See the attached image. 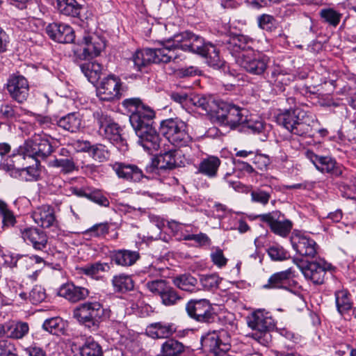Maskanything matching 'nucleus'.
<instances>
[{"instance_id":"nucleus-1","label":"nucleus","mask_w":356,"mask_h":356,"mask_svg":"<svg viewBox=\"0 0 356 356\" xmlns=\"http://www.w3.org/2000/svg\"><path fill=\"white\" fill-rule=\"evenodd\" d=\"M158 48H146L137 50L131 58L136 70L150 63H168L178 58L177 51L181 49L202 56L207 63L214 69H220L224 62L220 59L219 51L210 42H205L203 38L191 32L185 31L161 42Z\"/></svg>"},{"instance_id":"nucleus-2","label":"nucleus","mask_w":356,"mask_h":356,"mask_svg":"<svg viewBox=\"0 0 356 356\" xmlns=\"http://www.w3.org/2000/svg\"><path fill=\"white\" fill-rule=\"evenodd\" d=\"M277 121L290 133L300 136H313L318 124L314 114L299 108L286 110L278 115Z\"/></svg>"},{"instance_id":"nucleus-3","label":"nucleus","mask_w":356,"mask_h":356,"mask_svg":"<svg viewBox=\"0 0 356 356\" xmlns=\"http://www.w3.org/2000/svg\"><path fill=\"white\" fill-rule=\"evenodd\" d=\"M73 316L91 332H97L101 323L106 319L114 321L112 318L111 310L104 308L97 301L86 302L79 305L74 309Z\"/></svg>"},{"instance_id":"nucleus-4","label":"nucleus","mask_w":356,"mask_h":356,"mask_svg":"<svg viewBox=\"0 0 356 356\" xmlns=\"http://www.w3.org/2000/svg\"><path fill=\"white\" fill-rule=\"evenodd\" d=\"M122 105L131 113L129 121L135 133L153 127L155 112L139 98L125 99Z\"/></svg>"},{"instance_id":"nucleus-5","label":"nucleus","mask_w":356,"mask_h":356,"mask_svg":"<svg viewBox=\"0 0 356 356\" xmlns=\"http://www.w3.org/2000/svg\"><path fill=\"white\" fill-rule=\"evenodd\" d=\"M201 344L208 356H234L231 337L225 330H213L201 337Z\"/></svg>"},{"instance_id":"nucleus-6","label":"nucleus","mask_w":356,"mask_h":356,"mask_svg":"<svg viewBox=\"0 0 356 356\" xmlns=\"http://www.w3.org/2000/svg\"><path fill=\"white\" fill-rule=\"evenodd\" d=\"M186 124L177 119H167L161 122L160 131L175 147H185L191 143V137L186 131Z\"/></svg>"},{"instance_id":"nucleus-7","label":"nucleus","mask_w":356,"mask_h":356,"mask_svg":"<svg viewBox=\"0 0 356 356\" xmlns=\"http://www.w3.org/2000/svg\"><path fill=\"white\" fill-rule=\"evenodd\" d=\"M52 152L53 147L49 139L37 136L26 141L22 146H20L15 158L18 160L29 158L38 161L39 159H46Z\"/></svg>"},{"instance_id":"nucleus-8","label":"nucleus","mask_w":356,"mask_h":356,"mask_svg":"<svg viewBox=\"0 0 356 356\" xmlns=\"http://www.w3.org/2000/svg\"><path fill=\"white\" fill-rule=\"evenodd\" d=\"M246 114L247 111L245 109L232 104L227 125L232 129H234L239 124H243L244 127L250 129L253 134H264L267 125L263 120L257 116H250V118H248Z\"/></svg>"},{"instance_id":"nucleus-9","label":"nucleus","mask_w":356,"mask_h":356,"mask_svg":"<svg viewBox=\"0 0 356 356\" xmlns=\"http://www.w3.org/2000/svg\"><path fill=\"white\" fill-rule=\"evenodd\" d=\"M236 62L245 72L261 76L268 68L269 58L259 51H250L237 56Z\"/></svg>"},{"instance_id":"nucleus-10","label":"nucleus","mask_w":356,"mask_h":356,"mask_svg":"<svg viewBox=\"0 0 356 356\" xmlns=\"http://www.w3.org/2000/svg\"><path fill=\"white\" fill-rule=\"evenodd\" d=\"M186 310L191 318L200 323L210 324L217 318L214 308L207 299L191 300L186 305Z\"/></svg>"},{"instance_id":"nucleus-11","label":"nucleus","mask_w":356,"mask_h":356,"mask_svg":"<svg viewBox=\"0 0 356 356\" xmlns=\"http://www.w3.org/2000/svg\"><path fill=\"white\" fill-rule=\"evenodd\" d=\"M305 277L311 280L314 284H323L331 265L325 260L305 261L302 259H293Z\"/></svg>"},{"instance_id":"nucleus-12","label":"nucleus","mask_w":356,"mask_h":356,"mask_svg":"<svg viewBox=\"0 0 356 356\" xmlns=\"http://www.w3.org/2000/svg\"><path fill=\"white\" fill-rule=\"evenodd\" d=\"M93 117L102 136L113 143L122 141L121 129L109 115L102 110H97L94 112Z\"/></svg>"},{"instance_id":"nucleus-13","label":"nucleus","mask_w":356,"mask_h":356,"mask_svg":"<svg viewBox=\"0 0 356 356\" xmlns=\"http://www.w3.org/2000/svg\"><path fill=\"white\" fill-rule=\"evenodd\" d=\"M248 324L250 328L259 332V336L257 337V339L259 341L262 337H268V332L275 327L274 320L268 313H264L260 310L254 312L248 318Z\"/></svg>"},{"instance_id":"nucleus-14","label":"nucleus","mask_w":356,"mask_h":356,"mask_svg":"<svg viewBox=\"0 0 356 356\" xmlns=\"http://www.w3.org/2000/svg\"><path fill=\"white\" fill-rule=\"evenodd\" d=\"M7 90L14 100L23 103L29 94V85L27 79L20 74H12L7 81Z\"/></svg>"},{"instance_id":"nucleus-15","label":"nucleus","mask_w":356,"mask_h":356,"mask_svg":"<svg viewBox=\"0 0 356 356\" xmlns=\"http://www.w3.org/2000/svg\"><path fill=\"white\" fill-rule=\"evenodd\" d=\"M281 213L275 211L257 216L261 221L268 223L271 231L277 235L286 237L291 232L293 223L289 220H280Z\"/></svg>"},{"instance_id":"nucleus-16","label":"nucleus","mask_w":356,"mask_h":356,"mask_svg":"<svg viewBox=\"0 0 356 356\" xmlns=\"http://www.w3.org/2000/svg\"><path fill=\"white\" fill-rule=\"evenodd\" d=\"M121 83L120 79L115 75L105 77L97 88V96L103 101H111L120 98Z\"/></svg>"},{"instance_id":"nucleus-17","label":"nucleus","mask_w":356,"mask_h":356,"mask_svg":"<svg viewBox=\"0 0 356 356\" xmlns=\"http://www.w3.org/2000/svg\"><path fill=\"white\" fill-rule=\"evenodd\" d=\"M49 166L60 170L64 175L70 174L78 170L74 154L65 147L59 149L54 159L49 161Z\"/></svg>"},{"instance_id":"nucleus-18","label":"nucleus","mask_w":356,"mask_h":356,"mask_svg":"<svg viewBox=\"0 0 356 356\" xmlns=\"http://www.w3.org/2000/svg\"><path fill=\"white\" fill-rule=\"evenodd\" d=\"M306 156L318 171L323 173H330L336 177L342 175V170L337 166L336 161L332 158L318 156L310 150L306 152Z\"/></svg>"},{"instance_id":"nucleus-19","label":"nucleus","mask_w":356,"mask_h":356,"mask_svg":"<svg viewBox=\"0 0 356 356\" xmlns=\"http://www.w3.org/2000/svg\"><path fill=\"white\" fill-rule=\"evenodd\" d=\"M46 33L51 39L60 43H72L75 39L73 29L63 23L49 24L46 27Z\"/></svg>"},{"instance_id":"nucleus-20","label":"nucleus","mask_w":356,"mask_h":356,"mask_svg":"<svg viewBox=\"0 0 356 356\" xmlns=\"http://www.w3.org/2000/svg\"><path fill=\"white\" fill-rule=\"evenodd\" d=\"M138 138V143L149 154L157 152L161 145V137L154 127L136 133Z\"/></svg>"},{"instance_id":"nucleus-21","label":"nucleus","mask_w":356,"mask_h":356,"mask_svg":"<svg viewBox=\"0 0 356 356\" xmlns=\"http://www.w3.org/2000/svg\"><path fill=\"white\" fill-rule=\"evenodd\" d=\"M23 240L36 250L42 251L46 249L48 237L46 233L38 228L28 227L20 231Z\"/></svg>"},{"instance_id":"nucleus-22","label":"nucleus","mask_w":356,"mask_h":356,"mask_svg":"<svg viewBox=\"0 0 356 356\" xmlns=\"http://www.w3.org/2000/svg\"><path fill=\"white\" fill-rule=\"evenodd\" d=\"M222 42L233 54H238L236 57L241 54H243V52L254 51L252 49L254 40L247 35H234L229 36L225 38Z\"/></svg>"},{"instance_id":"nucleus-23","label":"nucleus","mask_w":356,"mask_h":356,"mask_svg":"<svg viewBox=\"0 0 356 356\" xmlns=\"http://www.w3.org/2000/svg\"><path fill=\"white\" fill-rule=\"evenodd\" d=\"M291 242L298 254L307 258H314L317 254V244L312 238L301 234L292 236Z\"/></svg>"},{"instance_id":"nucleus-24","label":"nucleus","mask_w":356,"mask_h":356,"mask_svg":"<svg viewBox=\"0 0 356 356\" xmlns=\"http://www.w3.org/2000/svg\"><path fill=\"white\" fill-rule=\"evenodd\" d=\"M179 152L176 150H169L161 154L156 161H153L149 166L146 167V172H154L158 169L172 170L181 165L177 162Z\"/></svg>"},{"instance_id":"nucleus-25","label":"nucleus","mask_w":356,"mask_h":356,"mask_svg":"<svg viewBox=\"0 0 356 356\" xmlns=\"http://www.w3.org/2000/svg\"><path fill=\"white\" fill-rule=\"evenodd\" d=\"M85 47L83 49L81 57L83 59H89L100 54L105 48V42L99 35L95 33L88 34L83 36Z\"/></svg>"},{"instance_id":"nucleus-26","label":"nucleus","mask_w":356,"mask_h":356,"mask_svg":"<svg viewBox=\"0 0 356 356\" xmlns=\"http://www.w3.org/2000/svg\"><path fill=\"white\" fill-rule=\"evenodd\" d=\"M118 177L126 181L138 182L147 177L137 165L125 163H115L113 167Z\"/></svg>"},{"instance_id":"nucleus-27","label":"nucleus","mask_w":356,"mask_h":356,"mask_svg":"<svg viewBox=\"0 0 356 356\" xmlns=\"http://www.w3.org/2000/svg\"><path fill=\"white\" fill-rule=\"evenodd\" d=\"M176 332V327L173 323L156 322L148 325L145 329V334L152 339H168Z\"/></svg>"},{"instance_id":"nucleus-28","label":"nucleus","mask_w":356,"mask_h":356,"mask_svg":"<svg viewBox=\"0 0 356 356\" xmlns=\"http://www.w3.org/2000/svg\"><path fill=\"white\" fill-rule=\"evenodd\" d=\"M58 294L72 302H76L86 299L89 296V291L72 283H67L60 287Z\"/></svg>"},{"instance_id":"nucleus-29","label":"nucleus","mask_w":356,"mask_h":356,"mask_svg":"<svg viewBox=\"0 0 356 356\" xmlns=\"http://www.w3.org/2000/svg\"><path fill=\"white\" fill-rule=\"evenodd\" d=\"M31 216L36 224L44 228L52 226L56 220L54 209L48 205L38 207L33 211Z\"/></svg>"},{"instance_id":"nucleus-30","label":"nucleus","mask_w":356,"mask_h":356,"mask_svg":"<svg viewBox=\"0 0 356 356\" xmlns=\"http://www.w3.org/2000/svg\"><path fill=\"white\" fill-rule=\"evenodd\" d=\"M292 277L291 268L275 273L268 278V282L263 286V288L266 289H287Z\"/></svg>"},{"instance_id":"nucleus-31","label":"nucleus","mask_w":356,"mask_h":356,"mask_svg":"<svg viewBox=\"0 0 356 356\" xmlns=\"http://www.w3.org/2000/svg\"><path fill=\"white\" fill-rule=\"evenodd\" d=\"M221 164L220 159L216 156H208L202 159L197 168V172L213 179L217 177L219 167Z\"/></svg>"},{"instance_id":"nucleus-32","label":"nucleus","mask_w":356,"mask_h":356,"mask_svg":"<svg viewBox=\"0 0 356 356\" xmlns=\"http://www.w3.org/2000/svg\"><path fill=\"white\" fill-rule=\"evenodd\" d=\"M139 253L136 251L127 250H114L111 254V259L117 265L130 266L134 265L139 259Z\"/></svg>"},{"instance_id":"nucleus-33","label":"nucleus","mask_w":356,"mask_h":356,"mask_svg":"<svg viewBox=\"0 0 356 356\" xmlns=\"http://www.w3.org/2000/svg\"><path fill=\"white\" fill-rule=\"evenodd\" d=\"M56 8L64 15L78 18L81 17L80 14L83 9L76 0H57Z\"/></svg>"},{"instance_id":"nucleus-34","label":"nucleus","mask_w":356,"mask_h":356,"mask_svg":"<svg viewBox=\"0 0 356 356\" xmlns=\"http://www.w3.org/2000/svg\"><path fill=\"white\" fill-rule=\"evenodd\" d=\"M56 124L64 130L74 133L81 129L82 120L79 113H71L60 118Z\"/></svg>"},{"instance_id":"nucleus-35","label":"nucleus","mask_w":356,"mask_h":356,"mask_svg":"<svg viewBox=\"0 0 356 356\" xmlns=\"http://www.w3.org/2000/svg\"><path fill=\"white\" fill-rule=\"evenodd\" d=\"M173 284L178 289L190 293L199 291L197 280L191 274H182L172 279Z\"/></svg>"},{"instance_id":"nucleus-36","label":"nucleus","mask_w":356,"mask_h":356,"mask_svg":"<svg viewBox=\"0 0 356 356\" xmlns=\"http://www.w3.org/2000/svg\"><path fill=\"white\" fill-rule=\"evenodd\" d=\"M185 348L183 343L169 339L162 344L161 353L163 356H181L184 353Z\"/></svg>"},{"instance_id":"nucleus-37","label":"nucleus","mask_w":356,"mask_h":356,"mask_svg":"<svg viewBox=\"0 0 356 356\" xmlns=\"http://www.w3.org/2000/svg\"><path fill=\"white\" fill-rule=\"evenodd\" d=\"M335 302L338 312L343 315L353 307L351 295L346 290L337 291L334 293Z\"/></svg>"},{"instance_id":"nucleus-38","label":"nucleus","mask_w":356,"mask_h":356,"mask_svg":"<svg viewBox=\"0 0 356 356\" xmlns=\"http://www.w3.org/2000/svg\"><path fill=\"white\" fill-rule=\"evenodd\" d=\"M81 69L88 81L94 84L101 76L102 66L97 62H89L81 65Z\"/></svg>"},{"instance_id":"nucleus-39","label":"nucleus","mask_w":356,"mask_h":356,"mask_svg":"<svg viewBox=\"0 0 356 356\" xmlns=\"http://www.w3.org/2000/svg\"><path fill=\"white\" fill-rule=\"evenodd\" d=\"M342 15V13L332 8H325L319 11L322 22L334 28L339 24Z\"/></svg>"},{"instance_id":"nucleus-40","label":"nucleus","mask_w":356,"mask_h":356,"mask_svg":"<svg viewBox=\"0 0 356 356\" xmlns=\"http://www.w3.org/2000/svg\"><path fill=\"white\" fill-rule=\"evenodd\" d=\"M112 284L115 292L125 293L134 288V282L129 275L120 274L112 279Z\"/></svg>"},{"instance_id":"nucleus-41","label":"nucleus","mask_w":356,"mask_h":356,"mask_svg":"<svg viewBox=\"0 0 356 356\" xmlns=\"http://www.w3.org/2000/svg\"><path fill=\"white\" fill-rule=\"evenodd\" d=\"M190 102L196 107L207 113L212 115L216 107V101L212 97L196 95L190 98Z\"/></svg>"},{"instance_id":"nucleus-42","label":"nucleus","mask_w":356,"mask_h":356,"mask_svg":"<svg viewBox=\"0 0 356 356\" xmlns=\"http://www.w3.org/2000/svg\"><path fill=\"white\" fill-rule=\"evenodd\" d=\"M232 104L223 101H216V107L212 115L216 116L220 123L227 125Z\"/></svg>"},{"instance_id":"nucleus-43","label":"nucleus","mask_w":356,"mask_h":356,"mask_svg":"<svg viewBox=\"0 0 356 356\" xmlns=\"http://www.w3.org/2000/svg\"><path fill=\"white\" fill-rule=\"evenodd\" d=\"M81 356H103L102 346L93 339L88 338L79 349Z\"/></svg>"},{"instance_id":"nucleus-44","label":"nucleus","mask_w":356,"mask_h":356,"mask_svg":"<svg viewBox=\"0 0 356 356\" xmlns=\"http://www.w3.org/2000/svg\"><path fill=\"white\" fill-rule=\"evenodd\" d=\"M42 327L52 334L60 335L65 332V323L60 317L51 318L43 323Z\"/></svg>"},{"instance_id":"nucleus-45","label":"nucleus","mask_w":356,"mask_h":356,"mask_svg":"<svg viewBox=\"0 0 356 356\" xmlns=\"http://www.w3.org/2000/svg\"><path fill=\"white\" fill-rule=\"evenodd\" d=\"M9 330L7 333V337L12 339H22L29 332V327L26 323H8Z\"/></svg>"},{"instance_id":"nucleus-46","label":"nucleus","mask_w":356,"mask_h":356,"mask_svg":"<svg viewBox=\"0 0 356 356\" xmlns=\"http://www.w3.org/2000/svg\"><path fill=\"white\" fill-rule=\"evenodd\" d=\"M88 154L93 160L99 162H104L109 157L108 150L100 143L92 145Z\"/></svg>"},{"instance_id":"nucleus-47","label":"nucleus","mask_w":356,"mask_h":356,"mask_svg":"<svg viewBox=\"0 0 356 356\" xmlns=\"http://www.w3.org/2000/svg\"><path fill=\"white\" fill-rule=\"evenodd\" d=\"M160 297L162 303L165 306L174 305L181 299V297L169 284L165 287V289L161 294Z\"/></svg>"},{"instance_id":"nucleus-48","label":"nucleus","mask_w":356,"mask_h":356,"mask_svg":"<svg viewBox=\"0 0 356 356\" xmlns=\"http://www.w3.org/2000/svg\"><path fill=\"white\" fill-rule=\"evenodd\" d=\"M22 108L10 104H3L0 106V115L3 119L17 120L21 116Z\"/></svg>"},{"instance_id":"nucleus-49","label":"nucleus","mask_w":356,"mask_h":356,"mask_svg":"<svg viewBox=\"0 0 356 356\" xmlns=\"http://www.w3.org/2000/svg\"><path fill=\"white\" fill-rule=\"evenodd\" d=\"M267 253L273 261H284L290 257L289 252L278 244L269 246Z\"/></svg>"},{"instance_id":"nucleus-50","label":"nucleus","mask_w":356,"mask_h":356,"mask_svg":"<svg viewBox=\"0 0 356 356\" xmlns=\"http://www.w3.org/2000/svg\"><path fill=\"white\" fill-rule=\"evenodd\" d=\"M220 281L221 279L217 274L203 275L200 278V284L206 291L217 289Z\"/></svg>"},{"instance_id":"nucleus-51","label":"nucleus","mask_w":356,"mask_h":356,"mask_svg":"<svg viewBox=\"0 0 356 356\" xmlns=\"http://www.w3.org/2000/svg\"><path fill=\"white\" fill-rule=\"evenodd\" d=\"M110 268L111 266L108 263L95 262L83 267L82 271L85 275L95 276L100 272L108 271Z\"/></svg>"},{"instance_id":"nucleus-52","label":"nucleus","mask_w":356,"mask_h":356,"mask_svg":"<svg viewBox=\"0 0 356 356\" xmlns=\"http://www.w3.org/2000/svg\"><path fill=\"white\" fill-rule=\"evenodd\" d=\"M0 216L2 218L3 227H10L15 225L16 220L13 212L8 209L6 203L0 201Z\"/></svg>"},{"instance_id":"nucleus-53","label":"nucleus","mask_w":356,"mask_h":356,"mask_svg":"<svg viewBox=\"0 0 356 356\" xmlns=\"http://www.w3.org/2000/svg\"><path fill=\"white\" fill-rule=\"evenodd\" d=\"M35 165L22 167V180L33 181L38 179L40 177L39 161H35Z\"/></svg>"},{"instance_id":"nucleus-54","label":"nucleus","mask_w":356,"mask_h":356,"mask_svg":"<svg viewBox=\"0 0 356 356\" xmlns=\"http://www.w3.org/2000/svg\"><path fill=\"white\" fill-rule=\"evenodd\" d=\"M258 26L261 29L273 31L276 28V20L273 16L263 14L257 18Z\"/></svg>"},{"instance_id":"nucleus-55","label":"nucleus","mask_w":356,"mask_h":356,"mask_svg":"<svg viewBox=\"0 0 356 356\" xmlns=\"http://www.w3.org/2000/svg\"><path fill=\"white\" fill-rule=\"evenodd\" d=\"M168 283L162 279H156L153 280L147 281L145 283V286L152 293H157L159 296L167 287Z\"/></svg>"},{"instance_id":"nucleus-56","label":"nucleus","mask_w":356,"mask_h":356,"mask_svg":"<svg viewBox=\"0 0 356 356\" xmlns=\"http://www.w3.org/2000/svg\"><path fill=\"white\" fill-rule=\"evenodd\" d=\"M17 154H16L17 156ZM15 161H13V163H2L1 166L2 169L5 171L9 172L10 175L14 178H19L22 179V168L17 167L15 164L16 161H19L17 158H15V155H13Z\"/></svg>"},{"instance_id":"nucleus-57","label":"nucleus","mask_w":356,"mask_h":356,"mask_svg":"<svg viewBox=\"0 0 356 356\" xmlns=\"http://www.w3.org/2000/svg\"><path fill=\"white\" fill-rule=\"evenodd\" d=\"M29 298L34 305L40 303L46 298L44 289L41 286L35 285L30 291Z\"/></svg>"},{"instance_id":"nucleus-58","label":"nucleus","mask_w":356,"mask_h":356,"mask_svg":"<svg viewBox=\"0 0 356 356\" xmlns=\"http://www.w3.org/2000/svg\"><path fill=\"white\" fill-rule=\"evenodd\" d=\"M12 260V267H17L18 263L19 264L24 262L29 264H41L44 261L43 258L38 255H32L31 257H28L26 255H17L15 258H13Z\"/></svg>"},{"instance_id":"nucleus-59","label":"nucleus","mask_w":356,"mask_h":356,"mask_svg":"<svg viewBox=\"0 0 356 356\" xmlns=\"http://www.w3.org/2000/svg\"><path fill=\"white\" fill-rule=\"evenodd\" d=\"M108 229L109 227L108 223H99L88 229L86 232L90 234V236L100 237L108 234Z\"/></svg>"},{"instance_id":"nucleus-60","label":"nucleus","mask_w":356,"mask_h":356,"mask_svg":"<svg viewBox=\"0 0 356 356\" xmlns=\"http://www.w3.org/2000/svg\"><path fill=\"white\" fill-rule=\"evenodd\" d=\"M0 356H17L14 344L7 340H1Z\"/></svg>"},{"instance_id":"nucleus-61","label":"nucleus","mask_w":356,"mask_h":356,"mask_svg":"<svg viewBox=\"0 0 356 356\" xmlns=\"http://www.w3.org/2000/svg\"><path fill=\"white\" fill-rule=\"evenodd\" d=\"M88 200L96 204L108 207L110 204L109 200L106 197L102 195L99 191H93L88 193Z\"/></svg>"},{"instance_id":"nucleus-62","label":"nucleus","mask_w":356,"mask_h":356,"mask_svg":"<svg viewBox=\"0 0 356 356\" xmlns=\"http://www.w3.org/2000/svg\"><path fill=\"white\" fill-rule=\"evenodd\" d=\"M211 259L214 265L218 268L226 266L227 259L225 257L223 252L220 248H216L211 253Z\"/></svg>"},{"instance_id":"nucleus-63","label":"nucleus","mask_w":356,"mask_h":356,"mask_svg":"<svg viewBox=\"0 0 356 356\" xmlns=\"http://www.w3.org/2000/svg\"><path fill=\"white\" fill-rule=\"evenodd\" d=\"M251 197L253 202L266 205L270 198V195L264 191L257 190L251 192Z\"/></svg>"},{"instance_id":"nucleus-64","label":"nucleus","mask_w":356,"mask_h":356,"mask_svg":"<svg viewBox=\"0 0 356 356\" xmlns=\"http://www.w3.org/2000/svg\"><path fill=\"white\" fill-rule=\"evenodd\" d=\"M184 240L194 241L200 245H210L211 240L206 234L200 233L197 234H188L184 236Z\"/></svg>"}]
</instances>
